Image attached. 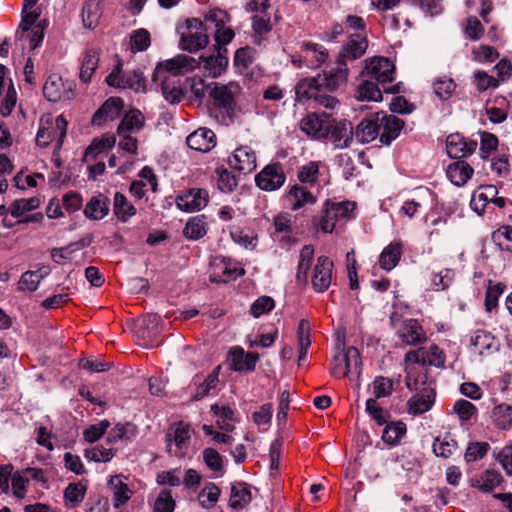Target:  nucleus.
Here are the masks:
<instances>
[{
	"instance_id": "obj_1",
	"label": "nucleus",
	"mask_w": 512,
	"mask_h": 512,
	"mask_svg": "<svg viewBox=\"0 0 512 512\" xmlns=\"http://www.w3.org/2000/svg\"><path fill=\"white\" fill-rule=\"evenodd\" d=\"M361 75L382 85L383 91L386 93L396 94L400 92V83L385 87L387 83H391L395 79V65L386 57L378 56L366 59Z\"/></svg>"
},
{
	"instance_id": "obj_2",
	"label": "nucleus",
	"mask_w": 512,
	"mask_h": 512,
	"mask_svg": "<svg viewBox=\"0 0 512 512\" xmlns=\"http://www.w3.org/2000/svg\"><path fill=\"white\" fill-rule=\"evenodd\" d=\"M68 122L63 115H59L52 120L47 117L45 120L41 119V126L36 135V144L39 147L45 148L52 141H56V147L60 148L66 137Z\"/></svg>"
},
{
	"instance_id": "obj_3",
	"label": "nucleus",
	"mask_w": 512,
	"mask_h": 512,
	"mask_svg": "<svg viewBox=\"0 0 512 512\" xmlns=\"http://www.w3.org/2000/svg\"><path fill=\"white\" fill-rule=\"evenodd\" d=\"M198 65L197 59L185 54H178L156 66L152 81L158 82L163 76H171L175 79V76L193 71Z\"/></svg>"
},
{
	"instance_id": "obj_4",
	"label": "nucleus",
	"mask_w": 512,
	"mask_h": 512,
	"mask_svg": "<svg viewBox=\"0 0 512 512\" xmlns=\"http://www.w3.org/2000/svg\"><path fill=\"white\" fill-rule=\"evenodd\" d=\"M331 373L335 377H346L350 374L361 373V357L355 347H343L341 351L335 354Z\"/></svg>"
},
{
	"instance_id": "obj_5",
	"label": "nucleus",
	"mask_w": 512,
	"mask_h": 512,
	"mask_svg": "<svg viewBox=\"0 0 512 512\" xmlns=\"http://www.w3.org/2000/svg\"><path fill=\"white\" fill-rule=\"evenodd\" d=\"M187 31L183 32L180 39V47L189 52H196L206 47L209 42L206 34L207 28L203 21L191 18L186 21Z\"/></svg>"
},
{
	"instance_id": "obj_6",
	"label": "nucleus",
	"mask_w": 512,
	"mask_h": 512,
	"mask_svg": "<svg viewBox=\"0 0 512 512\" xmlns=\"http://www.w3.org/2000/svg\"><path fill=\"white\" fill-rule=\"evenodd\" d=\"M404 361L406 366H408V364H419L421 366L444 368L446 356L438 345L432 344L429 348L421 347L407 352ZM406 369H408V367H406Z\"/></svg>"
},
{
	"instance_id": "obj_7",
	"label": "nucleus",
	"mask_w": 512,
	"mask_h": 512,
	"mask_svg": "<svg viewBox=\"0 0 512 512\" xmlns=\"http://www.w3.org/2000/svg\"><path fill=\"white\" fill-rule=\"evenodd\" d=\"M348 74L347 64L337 61L335 67L323 70L315 78L321 92H334L346 84Z\"/></svg>"
},
{
	"instance_id": "obj_8",
	"label": "nucleus",
	"mask_w": 512,
	"mask_h": 512,
	"mask_svg": "<svg viewBox=\"0 0 512 512\" xmlns=\"http://www.w3.org/2000/svg\"><path fill=\"white\" fill-rule=\"evenodd\" d=\"M378 138L381 144L390 145L399 135L405 123L402 119L384 111L376 113Z\"/></svg>"
},
{
	"instance_id": "obj_9",
	"label": "nucleus",
	"mask_w": 512,
	"mask_h": 512,
	"mask_svg": "<svg viewBox=\"0 0 512 512\" xmlns=\"http://www.w3.org/2000/svg\"><path fill=\"white\" fill-rule=\"evenodd\" d=\"M333 261L327 256H319L311 273L312 288L317 293L328 290L333 279Z\"/></svg>"
},
{
	"instance_id": "obj_10",
	"label": "nucleus",
	"mask_w": 512,
	"mask_h": 512,
	"mask_svg": "<svg viewBox=\"0 0 512 512\" xmlns=\"http://www.w3.org/2000/svg\"><path fill=\"white\" fill-rule=\"evenodd\" d=\"M43 94L48 101H70L75 97L74 85L58 75H51L45 82Z\"/></svg>"
},
{
	"instance_id": "obj_11",
	"label": "nucleus",
	"mask_w": 512,
	"mask_h": 512,
	"mask_svg": "<svg viewBox=\"0 0 512 512\" xmlns=\"http://www.w3.org/2000/svg\"><path fill=\"white\" fill-rule=\"evenodd\" d=\"M286 175L279 163L265 166L255 177L256 185L264 191H276L283 186Z\"/></svg>"
},
{
	"instance_id": "obj_12",
	"label": "nucleus",
	"mask_w": 512,
	"mask_h": 512,
	"mask_svg": "<svg viewBox=\"0 0 512 512\" xmlns=\"http://www.w3.org/2000/svg\"><path fill=\"white\" fill-rule=\"evenodd\" d=\"M220 370L221 366L218 365L207 376L196 374L193 377L190 384V387L194 388V393L191 396L193 401L201 400L216 390L219 384Z\"/></svg>"
},
{
	"instance_id": "obj_13",
	"label": "nucleus",
	"mask_w": 512,
	"mask_h": 512,
	"mask_svg": "<svg viewBox=\"0 0 512 512\" xmlns=\"http://www.w3.org/2000/svg\"><path fill=\"white\" fill-rule=\"evenodd\" d=\"M229 166L243 174H249L256 169L257 157L249 146H240L228 158Z\"/></svg>"
},
{
	"instance_id": "obj_14",
	"label": "nucleus",
	"mask_w": 512,
	"mask_h": 512,
	"mask_svg": "<svg viewBox=\"0 0 512 512\" xmlns=\"http://www.w3.org/2000/svg\"><path fill=\"white\" fill-rule=\"evenodd\" d=\"M240 86L237 83L216 84L210 91L214 104L226 110L235 106V98L240 93Z\"/></svg>"
},
{
	"instance_id": "obj_15",
	"label": "nucleus",
	"mask_w": 512,
	"mask_h": 512,
	"mask_svg": "<svg viewBox=\"0 0 512 512\" xmlns=\"http://www.w3.org/2000/svg\"><path fill=\"white\" fill-rule=\"evenodd\" d=\"M398 337L407 345H418L427 340L426 333L418 320L405 319L396 325Z\"/></svg>"
},
{
	"instance_id": "obj_16",
	"label": "nucleus",
	"mask_w": 512,
	"mask_h": 512,
	"mask_svg": "<svg viewBox=\"0 0 512 512\" xmlns=\"http://www.w3.org/2000/svg\"><path fill=\"white\" fill-rule=\"evenodd\" d=\"M259 360L257 353L245 354L243 348L235 346L228 353L229 368L237 372H252Z\"/></svg>"
},
{
	"instance_id": "obj_17",
	"label": "nucleus",
	"mask_w": 512,
	"mask_h": 512,
	"mask_svg": "<svg viewBox=\"0 0 512 512\" xmlns=\"http://www.w3.org/2000/svg\"><path fill=\"white\" fill-rule=\"evenodd\" d=\"M300 129L308 136L315 139L327 138L329 133V118L312 113L304 117L300 122Z\"/></svg>"
},
{
	"instance_id": "obj_18",
	"label": "nucleus",
	"mask_w": 512,
	"mask_h": 512,
	"mask_svg": "<svg viewBox=\"0 0 512 512\" xmlns=\"http://www.w3.org/2000/svg\"><path fill=\"white\" fill-rule=\"evenodd\" d=\"M209 194L205 189L192 188L176 199L179 209L187 212L199 211L206 207Z\"/></svg>"
},
{
	"instance_id": "obj_19",
	"label": "nucleus",
	"mask_w": 512,
	"mask_h": 512,
	"mask_svg": "<svg viewBox=\"0 0 512 512\" xmlns=\"http://www.w3.org/2000/svg\"><path fill=\"white\" fill-rule=\"evenodd\" d=\"M190 441V426L179 422L174 429L173 435L167 433V449L171 455L181 456L183 450L188 447Z\"/></svg>"
},
{
	"instance_id": "obj_20",
	"label": "nucleus",
	"mask_w": 512,
	"mask_h": 512,
	"mask_svg": "<svg viewBox=\"0 0 512 512\" xmlns=\"http://www.w3.org/2000/svg\"><path fill=\"white\" fill-rule=\"evenodd\" d=\"M447 153L451 158L460 159L471 155L477 148L475 140H467L462 135L451 134L446 140Z\"/></svg>"
},
{
	"instance_id": "obj_21",
	"label": "nucleus",
	"mask_w": 512,
	"mask_h": 512,
	"mask_svg": "<svg viewBox=\"0 0 512 512\" xmlns=\"http://www.w3.org/2000/svg\"><path fill=\"white\" fill-rule=\"evenodd\" d=\"M367 47L368 41L364 34H352L348 43L342 48L337 61L347 64V60H356L365 53Z\"/></svg>"
},
{
	"instance_id": "obj_22",
	"label": "nucleus",
	"mask_w": 512,
	"mask_h": 512,
	"mask_svg": "<svg viewBox=\"0 0 512 512\" xmlns=\"http://www.w3.org/2000/svg\"><path fill=\"white\" fill-rule=\"evenodd\" d=\"M123 109L121 98L111 97L96 111L92 118V124L102 126L108 121H112L120 116Z\"/></svg>"
},
{
	"instance_id": "obj_23",
	"label": "nucleus",
	"mask_w": 512,
	"mask_h": 512,
	"mask_svg": "<svg viewBox=\"0 0 512 512\" xmlns=\"http://www.w3.org/2000/svg\"><path fill=\"white\" fill-rule=\"evenodd\" d=\"M328 137L332 140L337 148L349 146L353 139L352 124L346 120L330 121Z\"/></svg>"
},
{
	"instance_id": "obj_24",
	"label": "nucleus",
	"mask_w": 512,
	"mask_h": 512,
	"mask_svg": "<svg viewBox=\"0 0 512 512\" xmlns=\"http://www.w3.org/2000/svg\"><path fill=\"white\" fill-rule=\"evenodd\" d=\"M226 53V48L217 47L216 53L209 56H201L197 60L199 63L198 67H203L209 75L216 77L220 75L228 65V58Z\"/></svg>"
},
{
	"instance_id": "obj_25",
	"label": "nucleus",
	"mask_w": 512,
	"mask_h": 512,
	"mask_svg": "<svg viewBox=\"0 0 512 512\" xmlns=\"http://www.w3.org/2000/svg\"><path fill=\"white\" fill-rule=\"evenodd\" d=\"M116 77V73L108 74L105 81L111 87L131 89L135 92H144L146 90V80L140 69H135L132 72L127 73L125 82H116Z\"/></svg>"
},
{
	"instance_id": "obj_26",
	"label": "nucleus",
	"mask_w": 512,
	"mask_h": 512,
	"mask_svg": "<svg viewBox=\"0 0 512 512\" xmlns=\"http://www.w3.org/2000/svg\"><path fill=\"white\" fill-rule=\"evenodd\" d=\"M471 346L479 355H490L499 350V341L488 331L477 330L471 337Z\"/></svg>"
},
{
	"instance_id": "obj_27",
	"label": "nucleus",
	"mask_w": 512,
	"mask_h": 512,
	"mask_svg": "<svg viewBox=\"0 0 512 512\" xmlns=\"http://www.w3.org/2000/svg\"><path fill=\"white\" fill-rule=\"evenodd\" d=\"M186 143L193 150L208 152L216 145V136L210 129L199 128L187 137Z\"/></svg>"
},
{
	"instance_id": "obj_28",
	"label": "nucleus",
	"mask_w": 512,
	"mask_h": 512,
	"mask_svg": "<svg viewBox=\"0 0 512 512\" xmlns=\"http://www.w3.org/2000/svg\"><path fill=\"white\" fill-rule=\"evenodd\" d=\"M300 52L307 67H319L328 58V50L322 45L313 42H302L300 44Z\"/></svg>"
},
{
	"instance_id": "obj_29",
	"label": "nucleus",
	"mask_w": 512,
	"mask_h": 512,
	"mask_svg": "<svg viewBox=\"0 0 512 512\" xmlns=\"http://www.w3.org/2000/svg\"><path fill=\"white\" fill-rule=\"evenodd\" d=\"M116 143L113 135H105L99 139H94L92 143L85 149L83 161L92 163L98 159H102L107 150L111 149Z\"/></svg>"
},
{
	"instance_id": "obj_30",
	"label": "nucleus",
	"mask_w": 512,
	"mask_h": 512,
	"mask_svg": "<svg viewBox=\"0 0 512 512\" xmlns=\"http://www.w3.org/2000/svg\"><path fill=\"white\" fill-rule=\"evenodd\" d=\"M108 488L112 491L113 507L119 509L125 505L132 496V490L123 481L122 475H114L108 481Z\"/></svg>"
},
{
	"instance_id": "obj_31",
	"label": "nucleus",
	"mask_w": 512,
	"mask_h": 512,
	"mask_svg": "<svg viewBox=\"0 0 512 512\" xmlns=\"http://www.w3.org/2000/svg\"><path fill=\"white\" fill-rule=\"evenodd\" d=\"M435 401V393L432 389H424L408 400V411L410 414L419 415L431 409Z\"/></svg>"
},
{
	"instance_id": "obj_32",
	"label": "nucleus",
	"mask_w": 512,
	"mask_h": 512,
	"mask_svg": "<svg viewBox=\"0 0 512 512\" xmlns=\"http://www.w3.org/2000/svg\"><path fill=\"white\" fill-rule=\"evenodd\" d=\"M474 173L473 168L463 160L451 163L446 170L447 177L450 181L460 187L467 183Z\"/></svg>"
},
{
	"instance_id": "obj_33",
	"label": "nucleus",
	"mask_w": 512,
	"mask_h": 512,
	"mask_svg": "<svg viewBox=\"0 0 512 512\" xmlns=\"http://www.w3.org/2000/svg\"><path fill=\"white\" fill-rule=\"evenodd\" d=\"M100 59V51L95 48H90L85 51L81 59L80 80L84 83L91 81L95 73Z\"/></svg>"
},
{
	"instance_id": "obj_34",
	"label": "nucleus",
	"mask_w": 512,
	"mask_h": 512,
	"mask_svg": "<svg viewBox=\"0 0 512 512\" xmlns=\"http://www.w3.org/2000/svg\"><path fill=\"white\" fill-rule=\"evenodd\" d=\"M497 194L498 191L494 185L481 186L473 193L470 205L474 211L481 215Z\"/></svg>"
},
{
	"instance_id": "obj_35",
	"label": "nucleus",
	"mask_w": 512,
	"mask_h": 512,
	"mask_svg": "<svg viewBox=\"0 0 512 512\" xmlns=\"http://www.w3.org/2000/svg\"><path fill=\"white\" fill-rule=\"evenodd\" d=\"M356 139L361 143H370L378 138V129L376 123V113L363 119L356 127Z\"/></svg>"
},
{
	"instance_id": "obj_36",
	"label": "nucleus",
	"mask_w": 512,
	"mask_h": 512,
	"mask_svg": "<svg viewBox=\"0 0 512 512\" xmlns=\"http://www.w3.org/2000/svg\"><path fill=\"white\" fill-rule=\"evenodd\" d=\"M136 207L127 199V197L116 192L113 197V213L121 222L128 221L129 218L136 214Z\"/></svg>"
},
{
	"instance_id": "obj_37",
	"label": "nucleus",
	"mask_w": 512,
	"mask_h": 512,
	"mask_svg": "<svg viewBox=\"0 0 512 512\" xmlns=\"http://www.w3.org/2000/svg\"><path fill=\"white\" fill-rule=\"evenodd\" d=\"M355 98L360 101H381L382 92L379 88V84L370 78L364 79L356 89Z\"/></svg>"
},
{
	"instance_id": "obj_38",
	"label": "nucleus",
	"mask_w": 512,
	"mask_h": 512,
	"mask_svg": "<svg viewBox=\"0 0 512 512\" xmlns=\"http://www.w3.org/2000/svg\"><path fill=\"white\" fill-rule=\"evenodd\" d=\"M109 212V201L103 195L94 196L86 204L84 214L94 220L103 219Z\"/></svg>"
},
{
	"instance_id": "obj_39",
	"label": "nucleus",
	"mask_w": 512,
	"mask_h": 512,
	"mask_svg": "<svg viewBox=\"0 0 512 512\" xmlns=\"http://www.w3.org/2000/svg\"><path fill=\"white\" fill-rule=\"evenodd\" d=\"M158 81L161 82L162 95L166 101L171 104H176L183 99L184 93L180 87L179 81H176L171 76H163V78Z\"/></svg>"
},
{
	"instance_id": "obj_40",
	"label": "nucleus",
	"mask_w": 512,
	"mask_h": 512,
	"mask_svg": "<svg viewBox=\"0 0 512 512\" xmlns=\"http://www.w3.org/2000/svg\"><path fill=\"white\" fill-rule=\"evenodd\" d=\"M144 124V117L139 110H130L121 120L117 134L124 135L125 133L132 134L138 132Z\"/></svg>"
},
{
	"instance_id": "obj_41",
	"label": "nucleus",
	"mask_w": 512,
	"mask_h": 512,
	"mask_svg": "<svg viewBox=\"0 0 512 512\" xmlns=\"http://www.w3.org/2000/svg\"><path fill=\"white\" fill-rule=\"evenodd\" d=\"M252 499L250 487L246 483H236L231 488L229 500L230 507L236 510L243 509Z\"/></svg>"
},
{
	"instance_id": "obj_42",
	"label": "nucleus",
	"mask_w": 512,
	"mask_h": 512,
	"mask_svg": "<svg viewBox=\"0 0 512 512\" xmlns=\"http://www.w3.org/2000/svg\"><path fill=\"white\" fill-rule=\"evenodd\" d=\"M402 255V246L400 243L392 242L384 248L379 257L381 268L386 271L392 270L400 261Z\"/></svg>"
},
{
	"instance_id": "obj_43",
	"label": "nucleus",
	"mask_w": 512,
	"mask_h": 512,
	"mask_svg": "<svg viewBox=\"0 0 512 512\" xmlns=\"http://www.w3.org/2000/svg\"><path fill=\"white\" fill-rule=\"evenodd\" d=\"M314 258V248L312 245H305L299 255L296 279L298 282L307 283L308 272Z\"/></svg>"
},
{
	"instance_id": "obj_44",
	"label": "nucleus",
	"mask_w": 512,
	"mask_h": 512,
	"mask_svg": "<svg viewBox=\"0 0 512 512\" xmlns=\"http://www.w3.org/2000/svg\"><path fill=\"white\" fill-rule=\"evenodd\" d=\"M288 199L291 202L292 210H298L304 205L314 204L316 199L307 188L295 185L290 189Z\"/></svg>"
},
{
	"instance_id": "obj_45",
	"label": "nucleus",
	"mask_w": 512,
	"mask_h": 512,
	"mask_svg": "<svg viewBox=\"0 0 512 512\" xmlns=\"http://www.w3.org/2000/svg\"><path fill=\"white\" fill-rule=\"evenodd\" d=\"M320 88L316 83V78H304L300 80L295 87L296 99L302 101L305 99L315 100L316 96L320 93Z\"/></svg>"
},
{
	"instance_id": "obj_46",
	"label": "nucleus",
	"mask_w": 512,
	"mask_h": 512,
	"mask_svg": "<svg viewBox=\"0 0 512 512\" xmlns=\"http://www.w3.org/2000/svg\"><path fill=\"white\" fill-rule=\"evenodd\" d=\"M207 224L203 216H195L188 220L184 228V235L191 240H198L207 233Z\"/></svg>"
},
{
	"instance_id": "obj_47",
	"label": "nucleus",
	"mask_w": 512,
	"mask_h": 512,
	"mask_svg": "<svg viewBox=\"0 0 512 512\" xmlns=\"http://www.w3.org/2000/svg\"><path fill=\"white\" fill-rule=\"evenodd\" d=\"M493 243L501 251L512 252V225H502L492 233Z\"/></svg>"
},
{
	"instance_id": "obj_48",
	"label": "nucleus",
	"mask_w": 512,
	"mask_h": 512,
	"mask_svg": "<svg viewBox=\"0 0 512 512\" xmlns=\"http://www.w3.org/2000/svg\"><path fill=\"white\" fill-rule=\"evenodd\" d=\"M406 434V425L403 422H391L386 425L382 433V440L389 445H397Z\"/></svg>"
},
{
	"instance_id": "obj_49",
	"label": "nucleus",
	"mask_w": 512,
	"mask_h": 512,
	"mask_svg": "<svg viewBox=\"0 0 512 512\" xmlns=\"http://www.w3.org/2000/svg\"><path fill=\"white\" fill-rule=\"evenodd\" d=\"M233 241L245 248L254 249L257 245V235L251 230H244L237 226L230 227Z\"/></svg>"
},
{
	"instance_id": "obj_50",
	"label": "nucleus",
	"mask_w": 512,
	"mask_h": 512,
	"mask_svg": "<svg viewBox=\"0 0 512 512\" xmlns=\"http://www.w3.org/2000/svg\"><path fill=\"white\" fill-rule=\"evenodd\" d=\"M297 337H298V347H299V356L298 361L299 363L307 357L308 348L311 345L310 340V325L308 321L301 320L298 326L297 331Z\"/></svg>"
},
{
	"instance_id": "obj_51",
	"label": "nucleus",
	"mask_w": 512,
	"mask_h": 512,
	"mask_svg": "<svg viewBox=\"0 0 512 512\" xmlns=\"http://www.w3.org/2000/svg\"><path fill=\"white\" fill-rule=\"evenodd\" d=\"M86 487L81 483H70L64 490L66 506L74 508L78 506L85 497Z\"/></svg>"
},
{
	"instance_id": "obj_52",
	"label": "nucleus",
	"mask_w": 512,
	"mask_h": 512,
	"mask_svg": "<svg viewBox=\"0 0 512 512\" xmlns=\"http://www.w3.org/2000/svg\"><path fill=\"white\" fill-rule=\"evenodd\" d=\"M492 420L500 429H507L512 425V406L499 404L492 411Z\"/></svg>"
},
{
	"instance_id": "obj_53",
	"label": "nucleus",
	"mask_w": 512,
	"mask_h": 512,
	"mask_svg": "<svg viewBox=\"0 0 512 512\" xmlns=\"http://www.w3.org/2000/svg\"><path fill=\"white\" fill-rule=\"evenodd\" d=\"M40 200L37 197H31L28 199H17L11 203L8 208V213L13 217H21L24 213L32 211L38 208Z\"/></svg>"
},
{
	"instance_id": "obj_54",
	"label": "nucleus",
	"mask_w": 512,
	"mask_h": 512,
	"mask_svg": "<svg viewBox=\"0 0 512 512\" xmlns=\"http://www.w3.org/2000/svg\"><path fill=\"white\" fill-rule=\"evenodd\" d=\"M502 476L495 470H486L475 479V486L483 491H492L500 485Z\"/></svg>"
},
{
	"instance_id": "obj_55",
	"label": "nucleus",
	"mask_w": 512,
	"mask_h": 512,
	"mask_svg": "<svg viewBox=\"0 0 512 512\" xmlns=\"http://www.w3.org/2000/svg\"><path fill=\"white\" fill-rule=\"evenodd\" d=\"M456 449L457 442L449 436L443 438L437 437L433 442V452L437 457L447 459L452 456Z\"/></svg>"
},
{
	"instance_id": "obj_56",
	"label": "nucleus",
	"mask_w": 512,
	"mask_h": 512,
	"mask_svg": "<svg viewBox=\"0 0 512 512\" xmlns=\"http://www.w3.org/2000/svg\"><path fill=\"white\" fill-rule=\"evenodd\" d=\"M455 272L452 269L445 268L431 276V287L435 291L447 289L453 282Z\"/></svg>"
},
{
	"instance_id": "obj_57",
	"label": "nucleus",
	"mask_w": 512,
	"mask_h": 512,
	"mask_svg": "<svg viewBox=\"0 0 512 512\" xmlns=\"http://www.w3.org/2000/svg\"><path fill=\"white\" fill-rule=\"evenodd\" d=\"M84 456L94 462H109L115 456V450L112 447L97 445L91 449H86Z\"/></svg>"
},
{
	"instance_id": "obj_58",
	"label": "nucleus",
	"mask_w": 512,
	"mask_h": 512,
	"mask_svg": "<svg viewBox=\"0 0 512 512\" xmlns=\"http://www.w3.org/2000/svg\"><path fill=\"white\" fill-rule=\"evenodd\" d=\"M150 44H151L150 33L146 29L140 28V29L133 31V33L131 34L130 45H131V50L133 52L145 51L146 49H148Z\"/></svg>"
},
{
	"instance_id": "obj_59",
	"label": "nucleus",
	"mask_w": 512,
	"mask_h": 512,
	"mask_svg": "<svg viewBox=\"0 0 512 512\" xmlns=\"http://www.w3.org/2000/svg\"><path fill=\"white\" fill-rule=\"evenodd\" d=\"M100 16L99 5L94 1H90L83 6L82 19L85 27L94 28L98 24Z\"/></svg>"
},
{
	"instance_id": "obj_60",
	"label": "nucleus",
	"mask_w": 512,
	"mask_h": 512,
	"mask_svg": "<svg viewBox=\"0 0 512 512\" xmlns=\"http://www.w3.org/2000/svg\"><path fill=\"white\" fill-rule=\"evenodd\" d=\"M219 495L220 489L214 483H209L199 493L198 500L203 508L209 509L215 505L219 498Z\"/></svg>"
},
{
	"instance_id": "obj_61",
	"label": "nucleus",
	"mask_w": 512,
	"mask_h": 512,
	"mask_svg": "<svg viewBox=\"0 0 512 512\" xmlns=\"http://www.w3.org/2000/svg\"><path fill=\"white\" fill-rule=\"evenodd\" d=\"M433 88L441 100H447L455 91L456 84L452 78L440 77L433 83Z\"/></svg>"
},
{
	"instance_id": "obj_62",
	"label": "nucleus",
	"mask_w": 512,
	"mask_h": 512,
	"mask_svg": "<svg viewBox=\"0 0 512 512\" xmlns=\"http://www.w3.org/2000/svg\"><path fill=\"white\" fill-rule=\"evenodd\" d=\"M174 509L175 500L172 492L168 489L161 490L154 502V512H173Z\"/></svg>"
},
{
	"instance_id": "obj_63",
	"label": "nucleus",
	"mask_w": 512,
	"mask_h": 512,
	"mask_svg": "<svg viewBox=\"0 0 512 512\" xmlns=\"http://www.w3.org/2000/svg\"><path fill=\"white\" fill-rule=\"evenodd\" d=\"M373 399H379L389 396L393 391V382L391 379L383 376H378L372 383Z\"/></svg>"
},
{
	"instance_id": "obj_64",
	"label": "nucleus",
	"mask_w": 512,
	"mask_h": 512,
	"mask_svg": "<svg viewBox=\"0 0 512 512\" xmlns=\"http://www.w3.org/2000/svg\"><path fill=\"white\" fill-rule=\"evenodd\" d=\"M109 426L110 422L108 420H101L86 428L83 431V437L87 442L94 443L103 436Z\"/></svg>"
}]
</instances>
